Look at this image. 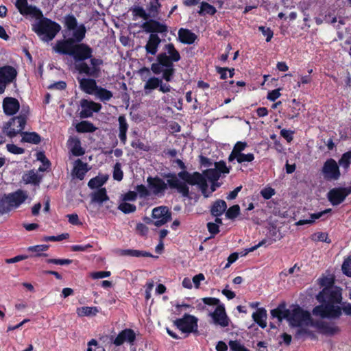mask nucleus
I'll return each mask as SVG.
<instances>
[{
  "instance_id": "nucleus-51",
  "label": "nucleus",
  "mask_w": 351,
  "mask_h": 351,
  "mask_svg": "<svg viewBox=\"0 0 351 351\" xmlns=\"http://www.w3.org/2000/svg\"><path fill=\"white\" fill-rule=\"evenodd\" d=\"M341 269L345 275L351 277V254L344 260Z\"/></svg>"
},
{
  "instance_id": "nucleus-23",
  "label": "nucleus",
  "mask_w": 351,
  "mask_h": 351,
  "mask_svg": "<svg viewBox=\"0 0 351 351\" xmlns=\"http://www.w3.org/2000/svg\"><path fill=\"white\" fill-rule=\"evenodd\" d=\"M87 163L83 162L81 160L77 159L75 161L73 169L72 170V176L80 180H83L86 173L89 171Z\"/></svg>"
},
{
  "instance_id": "nucleus-27",
  "label": "nucleus",
  "mask_w": 351,
  "mask_h": 351,
  "mask_svg": "<svg viewBox=\"0 0 351 351\" xmlns=\"http://www.w3.org/2000/svg\"><path fill=\"white\" fill-rule=\"evenodd\" d=\"M160 39L158 35L152 34L145 45V49L147 53L155 55L158 51V47L160 43Z\"/></svg>"
},
{
  "instance_id": "nucleus-11",
  "label": "nucleus",
  "mask_w": 351,
  "mask_h": 351,
  "mask_svg": "<svg viewBox=\"0 0 351 351\" xmlns=\"http://www.w3.org/2000/svg\"><path fill=\"white\" fill-rule=\"evenodd\" d=\"M16 69L10 65L0 67V94L4 93L8 84L12 83L16 77Z\"/></svg>"
},
{
  "instance_id": "nucleus-26",
  "label": "nucleus",
  "mask_w": 351,
  "mask_h": 351,
  "mask_svg": "<svg viewBox=\"0 0 351 351\" xmlns=\"http://www.w3.org/2000/svg\"><path fill=\"white\" fill-rule=\"evenodd\" d=\"M60 30L59 24L45 18V40H51Z\"/></svg>"
},
{
  "instance_id": "nucleus-14",
  "label": "nucleus",
  "mask_w": 351,
  "mask_h": 351,
  "mask_svg": "<svg viewBox=\"0 0 351 351\" xmlns=\"http://www.w3.org/2000/svg\"><path fill=\"white\" fill-rule=\"evenodd\" d=\"M152 223L156 226H161L171 219V213L166 206H158L152 210Z\"/></svg>"
},
{
  "instance_id": "nucleus-47",
  "label": "nucleus",
  "mask_w": 351,
  "mask_h": 351,
  "mask_svg": "<svg viewBox=\"0 0 351 351\" xmlns=\"http://www.w3.org/2000/svg\"><path fill=\"white\" fill-rule=\"evenodd\" d=\"M76 130L79 132H88L95 131V128L90 122L84 121L77 124Z\"/></svg>"
},
{
  "instance_id": "nucleus-41",
  "label": "nucleus",
  "mask_w": 351,
  "mask_h": 351,
  "mask_svg": "<svg viewBox=\"0 0 351 351\" xmlns=\"http://www.w3.org/2000/svg\"><path fill=\"white\" fill-rule=\"evenodd\" d=\"M165 49L169 54L168 58L170 61L172 62H178L180 59V56L179 52L175 49L173 44H167L165 45Z\"/></svg>"
},
{
  "instance_id": "nucleus-31",
  "label": "nucleus",
  "mask_w": 351,
  "mask_h": 351,
  "mask_svg": "<svg viewBox=\"0 0 351 351\" xmlns=\"http://www.w3.org/2000/svg\"><path fill=\"white\" fill-rule=\"evenodd\" d=\"M254 321L261 328H265L267 326V311L264 308H259L252 314Z\"/></svg>"
},
{
  "instance_id": "nucleus-28",
  "label": "nucleus",
  "mask_w": 351,
  "mask_h": 351,
  "mask_svg": "<svg viewBox=\"0 0 351 351\" xmlns=\"http://www.w3.org/2000/svg\"><path fill=\"white\" fill-rule=\"evenodd\" d=\"M80 85L82 90L89 95H94L98 88L95 80L93 79L82 78L80 80Z\"/></svg>"
},
{
  "instance_id": "nucleus-62",
  "label": "nucleus",
  "mask_w": 351,
  "mask_h": 351,
  "mask_svg": "<svg viewBox=\"0 0 351 351\" xmlns=\"http://www.w3.org/2000/svg\"><path fill=\"white\" fill-rule=\"evenodd\" d=\"M69 237V234L64 233L58 236L45 237V241H60Z\"/></svg>"
},
{
  "instance_id": "nucleus-58",
  "label": "nucleus",
  "mask_w": 351,
  "mask_h": 351,
  "mask_svg": "<svg viewBox=\"0 0 351 351\" xmlns=\"http://www.w3.org/2000/svg\"><path fill=\"white\" fill-rule=\"evenodd\" d=\"M136 193L141 197H145L149 195V190L147 189L145 186L143 184L138 185L136 187Z\"/></svg>"
},
{
  "instance_id": "nucleus-59",
  "label": "nucleus",
  "mask_w": 351,
  "mask_h": 351,
  "mask_svg": "<svg viewBox=\"0 0 351 351\" xmlns=\"http://www.w3.org/2000/svg\"><path fill=\"white\" fill-rule=\"evenodd\" d=\"M203 302L205 304L209 305V306H215V307L217 306V305H222L220 302V300L215 298H204L202 299Z\"/></svg>"
},
{
  "instance_id": "nucleus-22",
  "label": "nucleus",
  "mask_w": 351,
  "mask_h": 351,
  "mask_svg": "<svg viewBox=\"0 0 351 351\" xmlns=\"http://www.w3.org/2000/svg\"><path fill=\"white\" fill-rule=\"evenodd\" d=\"M135 337V333L132 329H125L117 335L113 343L117 346H119L125 342L132 343Z\"/></svg>"
},
{
  "instance_id": "nucleus-21",
  "label": "nucleus",
  "mask_w": 351,
  "mask_h": 351,
  "mask_svg": "<svg viewBox=\"0 0 351 351\" xmlns=\"http://www.w3.org/2000/svg\"><path fill=\"white\" fill-rule=\"evenodd\" d=\"M167 184L171 188L176 189L183 196L189 195V187L184 182H181L176 176H170L167 179Z\"/></svg>"
},
{
  "instance_id": "nucleus-17",
  "label": "nucleus",
  "mask_w": 351,
  "mask_h": 351,
  "mask_svg": "<svg viewBox=\"0 0 351 351\" xmlns=\"http://www.w3.org/2000/svg\"><path fill=\"white\" fill-rule=\"evenodd\" d=\"M229 169L223 161L215 162V168L207 169L205 172V176L211 182L217 181L222 173H228Z\"/></svg>"
},
{
  "instance_id": "nucleus-37",
  "label": "nucleus",
  "mask_w": 351,
  "mask_h": 351,
  "mask_svg": "<svg viewBox=\"0 0 351 351\" xmlns=\"http://www.w3.org/2000/svg\"><path fill=\"white\" fill-rule=\"evenodd\" d=\"M331 212L330 208H328L324 210V211L317 213H313L311 214L309 219H301L299 220L298 222H296L297 226H302L305 224H311L313 223L315 220L321 218L324 214L328 213Z\"/></svg>"
},
{
  "instance_id": "nucleus-1",
  "label": "nucleus",
  "mask_w": 351,
  "mask_h": 351,
  "mask_svg": "<svg viewBox=\"0 0 351 351\" xmlns=\"http://www.w3.org/2000/svg\"><path fill=\"white\" fill-rule=\"evenodd\" d=\"M319 284L325 287L317 295V300L322 303L313 309V315L322 318H336L341 314L339 304L341 302V289L333 286L334 278L332 276L322 277Z\"/></svg>"
},
{
  "instance_id": "nucleus-56",
  "label": "nucleus",
  "mask_w": 351,
  "mask_h": 351,
  "mask_svg": "<svg viewBox=\"0 0 351 351\" xmlns=\"http://www.w3.org/2000/svg\"><path fill=\"white\" fill-rule=\"evenodd\" d=\"M261 195H262V197L264 199H269L273 195H275V190L273 188L270 187V186H267V187L263 188L261 191Z\"/></svg>"
},
{
  "instance_id": "nucleus-44",
  "label": "nucleus",
  "mask_w": 351,
  "mask_h": 351,
  "mask_svg": "<svg viewBox=\"0 0 351 351\" xmlns=\"http://www.w3.org/2000/svg\"><path fill=\"white\" fill-rule=\"evenodd\" d=\"M236 160L237 162L240 164H244L245 162H250L254 160V156L252 153L243 154L236 155L235 157H232V161Z\"/></svg>"
},
{
  "instance_id": "nucleus-50",
  "label": "nucleus",
  "mask_w": 351,
  "mask_h": 351,
  "mask_svg": "<svg viewBox=\"0 0 351 351\" xmlns=\"http://www.w3.org/2000/svg\"><path fill=\"white\" fill-rule=\"evenodd\" d=\"M27 251L35 253L31 255V257H38L44 255V245H37L34 246H30L27 248Z\"/></svg>"
},
{
  "instance_id": "nucleus-39",
  "label": "nucleus",
  "mask_w": 351,
  "mask_h": 351,
  "mask_svg": "<svg viewBox=\"0 0 351 351\" xmlns=\"http://www.w3.org/2000/svg\"><path fill=\"white\" fill-rule=\"evenodd\" d=\"M226 208L227 205L225 201L218 200L213 204L211 208V213L215 217L220 216L224 213V211L226 210Z\"/></svg>"
},
{
  "instance_id": "nucleus-24",
  "label": "nucleus",
  "mask_w": 351,
  "mask_h": 351,
  "mask_svg": "<svg viewBox=\"0 0 351 351\" xmlns=\"http://www.w3.org/2000/svg\"><path fill=\"white\" fill-rule=\"evenodd\" d=\"M147 183L149 189L154 195H158L165 191L167 188V184L161 179L149 177Z\"/></svg>"
},
{
  "instance_id": "nucleus-9",
  "label": "nucleus",
  "mask_w": 351,
  "mask_h": 351,
  "mask_svg": "<svg viewBox=\"0 0 351 351\" xmlns=\"http://www.w3.org/2000/svg\"><path fill=\"white\" fill-rule=\"evenodd\" d=\"M139 74L142 80L145 81L144 75H149L150 74V69L147 67H143L139 70ZM162 80V78L152 76L145 80L143 86L145 95L150 94L153 90L157 88L163 93H169L171 89V86L163 83Z\"/></svg>"
},
{
  "instance_id": "nucleus-48",
  "label": "nucleus",
  "mask_w": 351,
  "mask_h": 351,
  "mask_svg": "<svg viewBox=\"0 0 351 351\" xmlns=\"http://www.w3.org/2000/svg\"><path fill=\"white\" fill-rule=\"evenodd\" d=\"M339 164L343 168L348 169L351 164V151L344 153L340 160Z\"/></svg>"
},
{
  "instance_id": "nucleus-10",
  "label": "nucleus",
  "mask_w": 351,
  "mask_h": 351,
  "mask_svg": "<svg viewBox=\"0 0 351 351\" xmlns=\"http://www.w3.org/2000/svg\"><path fill=\"white\" fill-rule=\"evenodd\" d=\"M197 321L195 316L186 314L182 318L176 319L174 324L182 333L189 335L197 331Z\"/></svg>"
},
{
  "instance_id": "nucleus-43",
  "label": "nucleus",
  "mask_w": 351,
  "mask_h": 351,
  "mask_svg": "<svg viewBox=\"0 0 351 351\" xmlns=\"http://www.w3.org/2000/svg\"><path fill=\"white\" fill-rule=\"evenodd\" d=\"M75 68L80 73H84L87 75H95V69H91L87 64L80 62L75 63Z\"/></svg>"
},
{
  "instance_id": "nucleus-54",
  "label": "nucleus",
  "mask_w": 351,
  "mask_h": 351,
  "mask_svg": "<svg viewBox=\"0 0 351 351\" xmlns=\"http://www.w3.org/2000/svg\"><path fill=\"white\" fill-rule=\"evenodd\" d=\"M239 206L234 205L228 209L226 213V216L228 219H234L239 214Z\"/></svg>"
},
{
  "instance_id": "nucleus-34",
  "label": "nucleus",
  "mask_w": 351,
  "mask_h": 351,
  "mask_svg": "<svg viewBox=\"0 0 351 351\" xmlns=\"http://www.w3.org/2000/svg\"><path fill=\"white\" fill-rule=\"evenodd\" d=\"M99 310L96 306H81L76 309V313L79 317H92L96 315Z\"/></svg>"
},
{
  "instance_id": "nucleus-46",
  "label": "nucleus",
  "mask_w": 351,
  "mask_h": 351,
  "mask_svg": "<svg viewBox=\"0 0 351 351\" xmlns=\"http://www.w3.org/2000/svg\"><path fill=\"white\" fill-rule=\"evenodd\" d=\"M198 12L201 15H213L216 12V9L212 5L206 2H202L201 3L200 10Z\"/></svg>"
},
{
  "instance_id": "nucleus-13",
  "label": "nucleus",
  "mask_w": 351,
  "mask_h": 351,
  "mask_svg": "<svg viewBox=\"0 0 351 351\" xmlns=\"http://www.w3.org/2000/svg\"><path fill=\"white\" fill-rule=\"evenodd\" d=\"M92 49L85 44L71 45V49L66 52H59L73 56L75 60H83L91 57Z\"/></svg>"
},
{
  "instance_id": "nucleus-7",
  "label": "nucleus",
  "mask_w": 351,
  "mask_h": 351,
  "mask_svg": "<svg viewBox=\"0 0 351 351\" xmlns=\"http://www.w3.org/2000/svg\"><path fill=\"white\" fill-rule=\"evenodd\" d=\"M178 176L179 178L191 185H197L206 197H208L219 186L218 184L213 182L210 190L208 191V184L205 178L197 172L189 173L187 171H183L180 172Z\"/></svg>"
},
{
  "instance_id": "nucleus-2",
  "label": "nucleus",
  "mask_w": 351,
  "mask_h": 351,
  "mask_svg": "<svg viewBox=\"0 0 351 351\" xmlns=\"http://www.w3.org/2000/svg\"><path fill=\"white\" fill-rule=\"evenodd\" d=\"M271 315L279 322L286 319L291 327L298 328L296 338L312 335L308 329V327L313 325L311 314L298 305H292L289 308H286L285 305H280L271 311Z\"/></svg>"
},
{
  "instance_id": "nucleus-6",
  "label": "nucleus",
  "mask_w": 351,
  "mask_h": 351,
  "mask_svg": "<svg viewBox=\"0 0 351 351\" xmlns=\"http://www.w3.org/2000/svg\"><path fill=\"white\" fill-rule=\"evenodd\" d=\"M28 193L22 189L4 194L0 197V215L19 208L28 198Z\"/></svg>"
},
{
  "instance_id": "nucleus-35",
  "label": "nucleus",
  "mask_w": 351,
  "mask_h": 351,
  "mask_svg": "<svg viewBox=\"0 0 351 351\" xmlns=\"http://www.w3.org/2000/svg\"><path fill=\"white\" fill-rule=\"evenodd\" d=\"M119 137L121 141L125 144L126 142V133L128 129V125L126 121V119L124 116H119Z\"/></svg>"
},
{
  "instance_id": "nucleus-36",
  "label": "nucleus",
  "mask_w": 351,
  "mask_h": 351,
  "mask_svg": "<svg viewBox=\"0 0 351 351\" xmlns=\"http://www.w3.org/2000/svg\"><path fill=\"white\" fill-rule=\"evenodd\" d=\"M108 199V197L106 193V190L104 188L99 189L98 191L94 192L91 195L92 203L102 204L103 202L107 201Z\"/></svg>"
},
{
  "instance_id": "nucleus-12",
  "label": "nucleus",
  "mask_w": 351,
  "mask_h": 351,
  "mask_svg": "<svg viewBox=\"0 0 351 351\" xmlns=\"http://www.w3.org/2000/svg\"><path fill=\"white\" fill-rule=\"evenodd\" d=\"M351 194V186L348 187H336L329 191L327 197L333 206L341 204Z\"/></svg>"
},
{
  "instance_id": "nucleus-42",
  "label": "nucleus",
  "mask_w": 351,
  "mask_h": 351,
  "mask_svg": "<svg viewBox=\"0 0 351 351\" xmlns=\"http://www.w3.org/2000/svg\"><path fill=\"white\" fill-rule=\"evenodd\" d=\"M246 147L247 143L245 142H237L234 145L233 149L228 157L229 161L232 162V157H235L236 155L243 153L242 152L246 148Z\"/></svg>"
},
{
  "instance_id": "nucleus-25",
  "label": "nucleus",
  "mask_w": 351,
  "mask_h": 351,
  "mask_svg": "<svg viewBox=\"0 0 351 351\" xmlns=\"http://www.w3.org/2000/svg\"><path fill=\"white\" fill-rule=\"evenodd\" d=\"M41 180L42 176L38 175L34 169H32L23 173L21 182L25 184H30L38 186L41 182Z\"/></svg>"
},
{
  "instance_id": "nucleus-52",
  "label": "nucleus",
  "mask_w": 351,
  "mask_h": 351,
  "mask_svg": "<svg viewBox=\"0 0 351 351\" xmlns=\"http://www.w3.org/2000/svg\"><path fill=\"white\" fill-rule=\"evenodd\" d=\"M123 173L121 170V165L119 162H117L113 169V178L115 180L121 181L123 179Z\"/></svg>"
},
{
  "instance_id": "nucleus-53",
  "label": "nucleus",
  "mask_w": 351,
  "mask_h": 351,
  "mask_svg": "<svg viewBox=\"0 0 351 351\" xmlns=\"http://www.w3.org/2000/svg\"><path fill=\"white\" fill-rule=\"evenodd\" d=\"M7 150L13 154H23L25 153V149L23 147H18L13 143H8L6 145Z\"/></svg>"
},
{
  "instance_id": "nucleus-30",
  "label": "nucleus",
  "mask_w": 351,
  "mask_h": 351,
  "mask_svg": "<svg viewBox=\"0 0 351 351\" xmlns=\"http://www.w3.org/2000/svg\"><path fill=\"white\" fill-rule=\"evenodd\" d=\"M22 136L21 141L22 143H28L31 144H38L41 138L40 136L35 132H23L20 134Z\"/></svg>"
},
{
  "instance_id": "nucleus-57",
  "label": "nucleus",
  "mask_w": 351,
  "mask_h": 351,
  "mask_svg": "<svg viewBox=\"0 0 351 351\" xmlns=\"http://www.w3.org/2000/svg\"><path fill=\"white\" fill-rule=\"evenodd\" d=\"M87 351H105V350L102 346H98L96 340L92 339L88 343Z\"/></svg>"
},
{
  "instance_id": "nucleus-64",
  "label": "nucleus",
  "mask_w": 351,
  "mask_h": 351,
  "mask_svg": "<svg viewBox=\"0 0 351 351\" xmlns=\"http://www.w3.org/2000/svg\"><path fill=\"white\" fill-rule=\"evenodd\" d=\"M205 280V276L203 274H199L197 275H195L193 276L192 279L193 285H194V287L196 289H198L199 287L200 283L202 281H204Z\"/></svg>"
},
{
  "instance_id": "nucleus-29",
  "label": "nucleus",
  "mask_w": 351,
  "mask_h": 351,
  "mask_svg": "<svg viewBox=\"0 0 351 351\" xmlns=\"http://www.w3.org/2000/svg\"><path fill=\"white\" fill-rule=\"evenodd\" d=\"M143 28L147 32H165L167 31L165 25L155 21H149L143 24Z\"/></svg>"
},
{
  "instance_id": "nucleus-33",
  "label": "nucleus",
  "mask_w": 351,
  "mask_h": 351,
  "mask_svg": "<svg viewBox=\"0 0 351 351\" xmlns=\"http://www.w3.org/2000/svg\"><path fill=\"white\" fill-rule=\"evenodd\" d=\"M69 147L71 153L77 156L84 154V149L81 147L80 141L75 138H71L68 141Z\"/></svg>"
},
{
  "instance_id": "nucleus-45",
  "label": "nucleus",
  "mask_w": 351,
  "mask_h": 351,
  "mask_svg": "<svg viewBox=\"0 0 351 351\" xmlns=\"http://www.w3.org/2000/svg\"><path fill=\"white\" fill-rule=\"evenodd\" d=\"M118 209L125 214H129L135 212L136 207L134 204L122 201L119 204Z\"/></svg>"
},
{
  "instance_id": "nucleus-38",
  "label": "nucleus",
  "mask_w": 351,
  "mask_h": 351,
  "mask_svg": "<svg viewBox=\"0 0 351 351\" xmlns=\"http://www.w3.org/2000/svg\"><path fill=\"white\" fill-rule=\"evenodd\" d=\"M108 179L106 174L99 175L98 176L90 179L88 183V186L93 189L101 186Z\"/></svg>"
},
{
  "instance_id": "nucleus-18",
  "label": "nucleus",
  "mask_w": 351,
  "mask_h": 351,
  "mask_svg": "<svg viewBox=\"0 0 351 351\" xmlns=\"http://www.w3.org/2000/svg\"><path fill=\"white\" fill-rule=\"evenodd\" d=\"M80 105L82 108L80 116L82 118L91 117L94 112H98L101 108V104L87 99H82Z\"/></svg>"
},
{
  "instance_id": "nucleus-5",
  "label": "nucleus",
  "mask_w": 351,
  "mask_h": 351,
  "mask_svg": "<svg viewBox=\"0 0 351 351\" xmlns=\"http://www.w3.org/2000/svg\"><path fill=\"white\" fill-rule=\"evenodd\" d=\"M29 113V107L27 105H22L19 114L11 118L4 124L3 132L10 138H14L21 134L25 129Z\"/></svg>"
},
{
  "instance_id": "nucleus-8",
  "label": "nucleus",
  "mask_w": 351,
  "mask_h": 351,
  "mask_svg": "<svg viewBox=\"0 0 351 351\" xmlns=\"http://www.w3.org/2000/svg\"><path fill=\"white\" fill-rule=\"evenodd\" d=\"M156 60V62L151 65V71L155 75L162 73V79L170 82L174 73L173 62L170 61L166 53L158 54Z\"/></svg>"
},
{
  "instance_id": "nucleus-63",
  "label": "nucleus",
  "mask_w": 351,
  "mask_h": 351,
  "mask_svg": "<svg viewBox=\"0 0 351 351\" xmlns=\"http://www.w3.org/2000/svg\"><path fill=\"white\" fill-rule=\"evenodd\" d=\"M137 197V194L135 191H129L122 195V201L130 202L134 201Z\"/></svg>"
},
{
  "instance_id": "nucleus-40",
  "label": "nucleus",
  "mask_w": 351,
  "mask_h": 351,
  "mask_svg": "<svg viewBox=\"0 0 351 351\" xmlns=\"http://www.w3.org/2000/svg\"><path fill=\"white\" fill-rule=\"evenodd\" d=\"M94 95H95L96 97H97L102 101H107L112 98V93L111 91L107 89L98 86V88L96 89L95 93H94Z\"/></svg>"
},
{
  "instance_id": "nucleus-32",
  "label": "nucleus",
  "mask_w": 351,
  "mask_h": 351,
  "mask_svg": "<svg viewBox=\"0 0 351 351\" xmlns=\"http://www.w3.org/2000/svg\"><path fill=\"white\" fill-rule=\"evenodd\" d=\"M178 38L180 41L182 43L192 44L196 39V36L189 29L181 28L178 31Z\"/></svg>"
},
{
  "instance_id": "nucleus-20",
  "label": "nucleus",
  "mask_w": 351,
  "mask_h": 351,
  "mask_svg": "<svg viewBox=\"0 0 351 351\" xmlns=\"http://www.w3.org/2000/svg\"><path fill=\"white\" fill-rule=\"evenodd\" d=\"M317 329V330L324 335H331L338 332V328L333 324L328 323L324 321L313 322L311 326Z\"/></svg>"
},
{
  "instance_id": "nucleus-61",
  "label": "nucleus",
  "mask_w": 351,
  "mask_h": 351,
  "mask_svg": "<svg viewBox=\"0 0 351 351\" xmlns=\"http://www.w3.org/2000/svg\"><path fill=\"white\" fill-rule=\"evenodd\" d=\"M259 30L262 32V34L266 36V41L269 42L271 40L273 37V32L269 27H265L263 26L259 27Z\"/></svg>"
},
{
  "instance_id": "nucleus-4",
  "label": "nucleus",
  "mask_w": 351,
  "mask_h": 351,
  "mask_svg": "<svg viewBox=\"0 0 351 351\" xmlns=\"http://www.w3.org/2000/svg\"><path fill=\"white\" fill-rule=\"evenodd\" d=\"M15 5L21 14L31 16L36 21L32 25V30L44 40V15L42 11L34 5L28 4L27 0H16Z\"/></svg>"
},
{
  "instance_id": "nucleus-55",
  "label": "nucleus",
  "mask_w": 351,
  "mask_h": 351,
  "mask_svg": "<svg viewBox=\"0 0 351 351\" xmlns=\"http://www.w3.org/2000/svg\"><path fill=\"white\" fill-rule=\"evenodd\" d=\"M230 348L232 351H249L245 346L238 341H230Z\"/></svg>"
},
{
  "instance_id": "nucleus-19",
  "label": "nucleus",
  "mask_w": 351,
  "mask_h": 351,
  "mask_svg": "<svg viewBox=\"0 0 351 351\" xmlns=\"http://www.w3.org/2000/svg\"><path fill=\"white\" fill-rule=\"evenodd\" d=\"M2 107L3 112L8 116L15 114L20 109V104L17 99L11 97H5Z\"/></svg>"
},
{
  "instance_id": "nucleus-49",
  "label": "nucleus",
  "mask_w": 351,
  "mask_h": 351,
  "mask_svg": "<svg viewBox=\"0 0 351 351\" xmlns=\"http://www.w3.org/2000/svg\"><path fill=\"white\" fill-rule=\"evenodd\" d=\"M311 239L315 242L322 241L326 242L327 243H330V240L328 239V234L322 232H318L313 234L311 235Z\"/></svg>"
},
{
  "instance_id": "nucleus-60",
  "label": "nucleus",
  "mask_w": 351,
  "mask_h": 351,
  "mask_svg": "<svg viewBox=\"0 0 351 351\" xmlns=\"http://www.w3.org/2000/svg\"><path fill=\"white\" fill-rule=\"evenodd\" d=\"M111 273L108 271H95L90 274L93 279H99L109 277Z\"/></svg>"
},
{
  "instance_id": "nucleus-15",
  "label": "nucleus",
  "mask_w": 351,
  "mask_h": 351,
  "mask_svg": "<svg viewBox=\"0 0 351 351\" xmlns=\"http://www.w3.org/2000/svg\"><path fill=\"white\" fill-rule=\"evenodd\" d=\"M322 173L324 178L329 180H337L341 176L338 164L332 158L327 160L324 162Z\"/></svg>"
},
{
  "instance_id": "nucleus-16",
  "label": "nucleus",
  "mask_w": 351,
  "mask_h": 351,
  "mask_svg": "<svg viewBox=\"0 0 351 351\" xmlns=\"http://www.w3.org/2000/svg\"><path fill=\"white\" fill-rule=\"evenodd\" d=\"M209 315L212 318L213 322L216 325L223 328L229 325L230 319L226 314L223 304L217 305L213 311L209 313Z\"/></svg>"
},
{
  "instance_id": "nucleus-3",
  "label": "nucleus",
  "mask_w": 351,
  "mask_h": 351,
  "mask_svg": "<svg viewBox=\"0 0 351 351\" xmlns=\"http://www.w3.org/2000/svg\"><path fill=\"white\" fill-rule=\"evenodd\" d=\"M64 40L58 41L53 47L56 52H66L72 44L81 42L85 37L86 29L84 24L78 23L73 15L64 17Z\"/></svg>"
}]
</instances>
